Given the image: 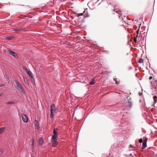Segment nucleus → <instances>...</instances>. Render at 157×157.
<instances>
[{
  "label": "nucleus",
  "instance_id": "23",
  "mask_svg": "<svg viewBox=\"0 0 157 157\" xmlns=\"http://www.w3.org/2000/svg\"><path fill=\"white\" fill-rule=\"evenodd\" d=\"M138 62L140 63H141L142 62H143V59H139Z\"/></svg>",
  "mask_w": 157,
  "mask_h": 157
},
{
  "label": "nucleus",
  "instance_id": "32",
  "mask_svg": "<svg viewBox=\"0 0 157 157\" xmlns=\"http://www.w3.org/2000/svg\"><path fill=\"white\" fill-rule=\"evenodd\" d=\"M2 94V93H0V96Z\"/></svg>",
  "mask_w": 157,
  "mask_h": 157
},
{
  "label": "nucleus",
  "instance_id": "35",
  "mask_svg": "<svg viewBox=\"0 0 157 157\" xmlns=\"http://www.w3.org/2000/svg\"><path fill=\"white\" fill-rule=\"evenodd\" d=\"M25 16V17H26V16Z\"/></svg>",
  "mask_w": 157,
  "mask_h": 157
},
{
  "label": "nucleus",
  "instance_id": "31",
  "mask_svg": "<svg viewBox=\"0 0 157 157\" xmlns=\"http://www.w3.org/2000/svg\"><path fill=\"white\" fill-rule=\"evenodd\" d=\"M115 10H115V9H114V10L115 11H116L117 13H118V11H115Z\"/></svg>",
  "mask_w": 157,
  "mask_h": 157
},
{
  "label": "nucleus",
  "instance_id": "18",
  "mask_svg": "<svg viewBox=\"0 0 157 157\" xmlns=\"http://www.w3.org/2000/svg\"><path fill=\"white\" fill-rule=\"evenodd\" d=\"M153 99H154V102H155V103H156V102L157 99V97L156 96H155L154 97H153Z\"/></svg>",
  "mask_w": 157,
  "mask_h": 157
},
{
  "label": "nucleus",
  "instance_id": "2",
  "mask_svg": "<svg viewBox=\"0 0 157 157\" xmlns=\"http://www.w3.org/2000/svg\"><path fill=\"white\" fill-rule=\"evenodd\" d=\"M57 129L55 128L54 129L53 131V133L54 135L52 136L51 141L53 143L56 144L57 143V138L58 136V133L57 132Z\"/></svg>",
  "mask_w": 157,
  "mask_h": 157
},
{
  "label": "nucleus",
  "instance_id": "8",
  "mask_svg": "<svg viewBox=\"0 0 157 157\" xmlns=\"http://www.w3.org/2000/svg\"><path fill=\"white\" fill-rule=\"evenodd\" d=\"M56 109L54 104H52L51 106L50 111L51 112H53L55 111Z\"/></svg>",
  "mask_w": 157,
  "mask_h": 157
},
{
  "label": "nucleus",
  "instance_id": "22",
  "mask_svg": "<svg viewBox=\"0 0 157 157\" xmlns=\"http://www.w3.org/2000/svg\"><path fill=\"white\" fill-rule=\"evenodd\" d=\"M14 103V102H13L9 101V102H7L6 103V104H7V105H9V104H13Z\"/></svg>",
  "mask_w": 157,
  "mask_h": 157
},
{
  "label": "nucleus",
  "instance_id": "36",
  "mask_svg": "<svg viewBox=\"0 0 157 157\" xmlns=\"http://www.w3.org/2000/svg\"><path fill=\"white\" fill-rule=\"evenodd\" d=\"M146 42V40H145V43Z\"/></svg>",
  "mask_w": 157,
  "mask_h": 157
},
{
  "label": "nucleus",
  "instance_id": "37",
  "mask_svg": "<svg viewBox=\"0 0 157 157\" xmlns=\"http://www.w3.org/2000/svg\"><path fill=\"white\" fill-rule=\"evenodd\" d=\"M32 157H34V156H32Z\"/></svg>",
  "mask_w": 157,
  "mask_h": 157
},
{
  "label": "nucleus",
  "instance_id": "4",
  "mask_svg": "<svg viewBox=\"0 0 157 157\" xmlns=\"http://www.w3.org/2000/svg\"><path fill=\"white\" fill-rule=\"evenodd\" d=\"M21 116L22 120L24 122H28V119L27 117V116L26 115L22 114Z\"/></svg>",
  "mask_w": 157,
  "mask_h": 157
},
{
  "label": "nucleus",
  "instance_id": "21",
  "mask_svg": "<svg viewBox=\"0 0 157 157\" xmlns=\"http://www.w3.org/2000/svg\"><path fill=\"white\" fill-rule=\"evenodd\" d=\"M53 114H54L53 112H51L50 117L51 118H53Z\"/></svg>",
  "mask_w": 157,
  "mask_h": 157
},
{
  "label": "nucleus",
  "instance_id": "16",
  "mask_svg": "<svg viewBox=\"0 0 157 157\" xmlns=\"http://www.w3.org/2000/svg\"><path fill=\"white\" fill-rule=\"evenodd\" d=\"M4 129L5 128L4 127L0 128V134L4 131Z\"/></svg>",
  "mask_w": 157,
  "mask_h": 157
},
{
  "label": "nucleus",
  "instance_id": "5",
  "mask_svg": "<svg viewBox=\"0 0 157 157\" xmlns=\"http://www.w3.org/2000/svg\"><path fill=\"white\" fill-rule=\"evenodd\" d=\"M140 33H139V29H138L136 31V35L135 36L134 39H136L138 38V39H139L140 35Z\"/></svg>",
  "mask_w": 157,
  "mask_h": 157
},
{
  "label": "nucleus",
  "instance_id": "15",
  "mask_svg": "<svg viewBox=\"0 0 157 157\" xmlns=\"http://www.w3.org/2000/svg\"><path fill=\"white\" fill-rule=\"evenodd\" d=\"M39 143L41 145H42L43 143V140L42 138H40L39 139Z\"/></svg>",
  "mask_w": 157,
  "mask_h": 157
},
{
  "label": "nucleus",
  "instance_id": "27",
  "mask_svg": "<svg viewBox=\"0 0 157 157\" xmlns=\"http://www.w3.org/2000/svg\"><path fill=\"white\" fill-rule=\"evenodd\" d=\"M21 29V30H22V31H23L24 32H25V31H27V30L25 29V28Z\"/></svg>",
  "mask_w": 157,
  "mask_h": 157
},
{
  "label": "nucleus",
  "instance_id": "11",
  "mask_svg": "<svg viewBox=\"0 0 157 157\" xmlns=\"http://www.w3.org/2000/svg\"><path fill=\"white\" fill-rule=\"evenodd\" d=\"M73 14L77 17H79L83 15V13H77L75 12H73Z\"/></svg>",
  "mask_w": 157,
  "mask_h": 157
},
{
  "label": "nucleus",
  "instance_id": "17",
  "mask_svg": "<svg viewBox=\"0 0 157 157\" xmlns=\"http://www.w3.org/2000/svg\"><path fill=\"white\" fill-rule=\"evenodd\" d=\"M24 81L25 82V83L26 84L28 85L29 84V82H28V80L26 78H24Z\"/></svg>",
  "mask_w": 157,
  "mask_h": 157
},
{
  "label": "nucleus",
  "instance_id": "33",
  "mask_svg": "<svg viewBox=\"0 0 157 157\" xmlns=\"http://www.w3.org/2000/svg\"><path fill=\"white\" fill-rule=\"evenodd\" d=\"M130 147H132V145H130L129 146Z\"/></svg>",
  "mask_w": 157,
  "mask_h": 157
},
{
  "label": "nucleus",
  "instance_id": "19",
  "mask_svg": "<svg viewBox=\"0 0 157 157\" xmlns=\"http://www.w3.org/2000/svg\"><path fill=\"white\" fill-rule=\"evenodd\" d=\"M14 30L16 31V32H17L18 31H20L21 30V28H17L16 29H15Z\"/></svg>",
  "mask_w": 157,
  "mask_h": 157
},
{
  "label": "nucleus",
  "instance_id": "20",
  "mask_svg": "<svg viewBox=\"0 0 157 157\" xmlns=\"http://www.w3.org/2000/svg\"><path fill=\"white\" fill-rule=\"evenodd\" d=\"M132 41L131 40H129L128 41V44L130 46H132Z\"/></svg>",
  "mask_w": 157,
  "mask_h": 157
},
{
  "label": "nucleus",
  "instance_id": "26",
  "mask_svg": "<svg viewBox=\"0 0 157 157\" xmlns=\"http://www.w3.org/2000/svg\"><path fill=\"white\" fill-rule=\"evenodd\" d=\"M139 142L140 143H142L143 142V140L142 139H140L139 140Z\"/></svg>",
  "mask_w": 157,
  "mask_h": 157
},
{
  "label": "nucleus",
  "instance_id": "7",
  "mask_svg": "<svg viewBox=\"0 0 157 157\" xmlns=\"http://www.w3.org/2000/svg\"><path fill=\"white\" fill-rule=\"evenodd\" d=\"M34 123L35 125L37 127V129L40 128L39 122L36 120H35L34 121Z\"/></svg>",
  "mask_w": 157,
  "mask_h": 157
},
{
  "label": "nucleus",
  "instance_id": "14",
  "mask_svg": "<svg viewBox=\"0 0 157 157\" xmlns=\"http://www.w3.org/2000/svg\"><path fill=\"white\" fill-rule=\"evenodd\" d=\"M134 41V42L135 43H138L140 44V42H142V41L143 40H133ZM144 41V40H143Z\"/></svg>",
  "mask_w": 157,
  "mask_h": 157
},
{
  "label": "nucleus",
  "instance_id": "10",
  "mask_svg": "<svg viewBox=\"0 0 157 157\" xmlns=\"http://www.w3.org/2000/svg\"><path fill=\"white\" fill-rule=\"evenodd\" d=\"M83 15H84L85 17H87L88 16V12L87 9H85L83 13Z\"/></svg>",
  "mask_w": 157,
  "mask_h": 157
},
{
  "label": "nucleus",
  "instance_id": "9",
  "mask_svg": "<svg viewBox=\"0 0 157 157\" xmlns=\"http://www.w3.org/2000/svg\"><path fill=\"white\" fill-rule=\"evenodd\" d=\"M127 99L128 100V106L129 107H131L132 106V102L131 101V100L130 98H129V97H127Z\"/></svg>",
  "mask_w": 157,
  "mask_h": 157
},
{
  "label": "nucleus",
  "instance_id": "24",
  "mask_svg": "<svg viewBox=\"0 0 157 157\" xmlns=\"http://www.w3.org/2000/svg\"><path fill=\"white\" fill-rule=\"evenodd\" d=\"M147 140H148V139L146 137L144 140L143 142L147 143Z\"/></svg>",
  "mask_w": 157,
  "mask_h": 157
},
{
  "label": "nucleus",
  "instance_id": "28",
  "mask_svg": "<svg viewBox=\"0 0 157 157\" xmlns=\"http://www.w3.org/2000/svg\"><path fill=\"white\" fill-rule=\"evenodd\" d=\"M58 143V142L57 141V143L56 144H55V143H53V146L54 147H55L56 146V144H57Z\"/></svg>",
  "mask_w": 157,
  "mask_h": 157
},
{
  "label": "nucleus",
  "instance_id": "1",
  "mask_svg": "<svg viewBox=\"0 0 157 157\" xmlns=\"http://www.w3.org/2000/svg\"><path fill=\"white\" fill-rule=\"evenodd\" d=\"M15 87L17 90L22 94H25V91L22 87L21 84L17 80H15Z\"/></svg>",
  "mask_w": 157,
  "mask_h": 157
},
{
  "label": "nucleus",
  "instance_id": "13",
  "mask_svg": "<svg viewBox=\"0 0 157 157\" xmlns=\"http://www.w3.org/2000/svg\"><path fill=\"white\" fill-rule=\"evenodd\" d=\"M95 82L94 78H93L91 80L90 82V84L91 85H93L95 83Z\"/></svg>",
  "mask_w": 157,
  "mask_h": 157
},
{
  "label": "nucleus",
  "instance_id": "29",
  "mask_svg": "<svg viewBox=\"0 0 157 157\" xmlns=\"http://www.w3.org/2000/svg\"><path fill=\"white\" fill-rule=\"evenodd\" d=\"M114 80L116 82V84H117V81L116 80V79H114Z\"/></svg>",
  "mask_w": 157,
  "mask_h": 157
},
{
  "label": "nucleus",
  "instance_id": "3",
  "mask_svg": "<svg viewBox=\"0 0 157 157\" xmlns=\"http://www.w3.org/2000/svg\"><path fill=\"white\" fill-rule=\"evenodd\" d=\"M27 74L29 75V76L31 78L32 82H34V79L33 77V74L30 71H27Z\"/></svg>",
  "mask_w": 157,
  "mask_h": 157
},
{
  "label": "nucleus",
  "instance_id": "25",
  "mask_svg": "<svg viewBox=\"0 0 157 157\" xmlns=\"http://www.w3.org/2000/svg\"><path fill=\"white\" fill-rule=\"evenodd\" d=\"M35 139H33L32 140V145H33L34 144Z\"/></svg>",
  "mask_w": 157,
  "mask_h": 157
},
{
  "label": "nucleus",
  "instance_id": "12",
  "mask_svg": "<svg viewBox=\"0 0 157 157\" xmlns=\"http://www.w3.org/2000/svg\"><path fill=\"white\" fill-rule=\"evenodd\" d=\"M147 147V143L143 142L142 144V149H144Z\"/></svg>",
  "mask_w": 157,
  "mask_h": 157
},
{
  "label": "nucleus",
  "instance_id": "34",
  "mask_svg": "<svg viewBox=\"0 0 157 157\" xmlns=\"http://www.w3.org/2000/svg\"><path fill=\"white\" fill-rule=\"evenodd\" d=\"M7 39L9 40L10 39V38H8Z\"/></svg>",
  "mask_w": 157,
  "mask_h": 157
},
{
  "label": "nucleus",
  "instance_id": "30",
  "mask_svg": "<svg viewBox=\"0 0 157 157\" xmlns=\"http://www.w3.org/2000/svg\"><path fill=\"white\" fill-rule=\"evenodd\" d=\"M152 76H150L149 77V80H151V79H152Z\"/></svg>",
  "mask_w": 157,
  "mask_h": 157
},
{
  "label": "nucleus",
  "instance_id": "6",
  "mask_svg": "<svg viewBox=\"0 0 157 157\" xmlns=\"http://www.w3.org/2000/svg\"><path fill=\"white\" fill-rule=\"evenodd\" d=\"M8 52L9 54L13 56L14 57L16 58L17 54L15 52H13L10 50H9Z\"/></svg>",
  "mask_w": 157,
  "mask_h": 157
}]
</instances>
